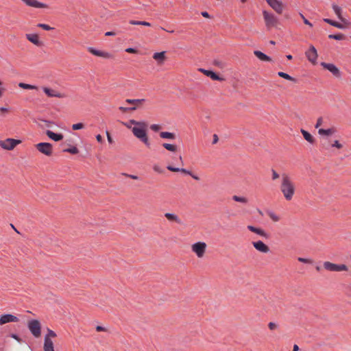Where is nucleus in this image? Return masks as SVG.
<instances>
[{"mask_svg":"<svg viewBox=\"0 0 351 351\" xmlns=\"http://www.w3.org/2000/svg\"><path fill=\"white\" fill-rule=\"evenodd\" d=\"M280 189L287 201H291L295 193V186L291 177L284 173L281 176Z\"/></svg>","mask_w":351,"mask_h":351,"instance_id":"nucleus-1","label":"nucleus"},{"mask_svg":"<svg viewBox=\"0 0 351 351\" xmlns=\"http://www.w3.org/2000/svg\"><path fill=\"white\" fill-rule=\"evenodd\" d=\"M147 124L144 121V125H139L137 127H133L132 132L134 136L143 142L147 147L150 146V142L147 134Z\"/></svg>","mask_w":351,"mask_h":351,"instance_id":"nucleus-2","label":"nucleus"},{"mask_svg":"<svg viewBox=\"0 0 351 351\" xmlns=\"http://www.w3.org/2000/svg\"><path fill=\"white\" fill-rule=\"evenodd\" d=\"M263 16L267 29L277 27L278 25L279 21L274 14L269 13L267 11L264 10L263 12Z\"/></svg>","mask_w":351,"mask_h":351,"instance_id":"nucleus-3","label":"nucleus"},{"mask_svg":"<svg viewBox=\"0 0 351 351\" xmlns=\"http://www.w3.org/2000/svg\"><path fill=\"white\" fill-rule=\"evenodd\" d=\"M27 327L32 335L38 338L41 335V324L37 319H32L28 322Z\"/></svg>","mask_w":351,"mask_h":351,"instance_id":"nucleus-4","label":"nucleus"},{"mask_svg":"<svg viewBox=\"0 0 351 351\" xmlns=\"http://www.w3.org/2000/svg\"><path fill=\"white\" fill-rule=\"evenodd\" d=\"M206 247L207 245L205 242L199 241L193 243L191 245V250L196 254L198 258H201L204 257L206 253Z\"/></svg>","mask_w":351,"mask_h":351,"instance_id":"nucleus-5","label":"nucleus"},{"mask_svg":"<svg viewBox=\"0 0 351 351\" xmlns=\"http://www.w3.org/2000/svg\"><path fill=\"white\" fill-rule=\"evenodd\" d=\"M21 143V140L8 138L4 141H0V147L10 151L13 150L16 145Z\"/></svg>","mask_w":351,"mask_h":351,"instance_id":"nucleus-6","label":"nucleus"},{"mask_svg":"<svg viewBox=\"0 0 351 351\" xmlns=\"http://www.w3.org/2000/svg\"><path fill=\"white\" fill-rule=\"evenodd\" d=\"M323 267L326 270L329 271H341L348 270L347 265L344 264L338 265L329 261L324 262Z\"/></svg>","mask_w":351,"mask_h":351,"instance_id":"nucleus-7","label":"nucleus"},{"mask_svg":"<svg viewBox=\"0 0 351 351\" xmlns=\"http://www.w3.org/2000/svg\"><path fill=\"white\" fill-rule=\"evenodd\" d=\"M36 148L40 153L51 156L53 154V147L49 143H39L36 145Z\"/></svg>","mask_w":351,"mask_h":351,"instance_id":"nucleus-8","label":"nucleus"},{"mask_svg":"<svg viewBox=\"0 0 351 351\" xmlns=\"http://www.w3.org/2000/svg\"><path fill=\"white\" fill-rule=\"evenodd\" d=\"M321 66L325 69L329 71L332 74L337 77L340 78L341 76V73L340 70L334 64L332 63H326V62H322Z\"/></svg>","mask_w":351,"mask_h":351,"instance_id":"nucleus-9","label":"nucleus"},{"mask_svg":"<svg viewBox=\"0 0 351 351\" xmlns=\"http://www.w3.org/2000/svg\"><path fill=\"white\" fill-rule=\"evenodd\" d=\"M269 6L278 14H282L284 5L280 0H266Z\"/></svg>","mask_w":351,"mask_h":351,"instance_id":"nucleus-10","label":"nucleus"},{"mask_svg":"<svg viewBox=\"0 0 351 351\" xmlns=\"http://www.w3.org/2000/svg\"><path fill=\"white\" fill-rule=\"evenodd\" d=\"M305 55L309 62H312L313 64L316 63L318 55L314 46L311 45L309 49L305 52Z\"/></svg>","mask_w":351,"mask_h":351,"instance_id":"nucleus-11","label":"nucleus"},{"mask_svg":"<svg viewBox=\"0 0 351 351\" xmlns=\"http://www.w3.org/2000/svg\"><path fill=\"white\" fill-rule=\"evenodd\" d=\"M252 245L258 252L262 253H268L270 249L268 245L264 243L262 241L252 242Z\"/></svg>","mask_w":351,"mask_h":351,"instance_id":"nucleus-12","label":"nucleus"},{"mask_svg":"<svg viewBox=\"0 0 351 351\" xmlns=\"http://www.w3.org/2000/svg\"><path fill=\"white\" fill-rule=\"evenodd\" d=\"M19 318L11 314H4L0 316V325H3L9 322H17Z\"/></svg>","mask_w":351,"mask_h":351,"instance_id":"nucleus-13","label":"nucleus"},{"mask_svg":"<svg viewBox=\"0 0 351 351\" xmlns=\"http://www.w3.org/2000/svg\"><path fill=\"white\" fill-rule=\"evenodd\" d=\"M88 51L93 55L99 57H102L104 58H111L112 57V54H110V53L99 51L91 47H88Z\"/></svg>","mask_w":351,"mask_h":351,"instance_id":"nucleus-14","label":"nucleus"},{"mask_svg":"<svg viewBox=\"0 0 351 351\" xmlns=\"http://www.w3.org/2000/svg\"><path fill=\"white\" fill-rule=\"evenodd\" d=\"M27 6L36 8H47L48 5L45 3L38 1L37 0H21Z\"/></svg>","mask_w":351,"mask_h":351,"instance_id":"nucleus-15","label":"nucleus"},{"mask_svg":"<svg viewBox=\"0 0 351 351\" xmlns=\"http://www.w3.org/2000/svg\"><path fill=\"white\" fill-rule=\"evenodd\" d=\"M44 93L50 97H58V98H63L65 95L61 93L57 92L53 89H51L47 87H43Z\"/></svg>","mask_w":351,"mask_h":351,"instance_id":"nucleus-16","label":"nucleus"},{"mask_svg":"<svg viewBox=\"0 0 351 351\" xmlns=\"http://www.w3.org/2000/svg\"><path fill=\"white\" fill-rule=\"evenodd\" d=\"M27 39L38 47L43 45V42L40 40L39 36L36 34H26Z\"/></svg>","mask_w":351,"mask_h":351,"instance_id":"nucleus-17","label":"nucleus"},{"mask_svg":"<svg viewBox=\"0 0 351 351\" xmlns=\"http://www.w3.org/2000/svg\"><path fill=\"white\" fill-rule=\"evenodd\" d=\"M332 9L335 12V13L336 14V15L337 16V17L339 19V20L343 22L344 24L346 25H350V23L348 22L346 19H344L342 15H341V13H342V9L337 5L336 4H333L332 5Z\"/></svg>","mask_w":351,"mask_h":351,"instance_id":"nucleus-18","label":"nucleus"},{"mask_svg":"<svg viewBox=\"0 0 351 351\" xmlns=\"http://www.w3.org/2000/svg\"><path fill=\"white\" fill-rule=\"evenodd\" d=\"M199 71L203 73L204 75H206L208 77H210L213 80H217V81H222L223 79L221 77H219L216 73L210 71V70H206L204 69H199Z\"/></svg>","mask_w":351,"mask_h":351,"instance_id":"nucleus-19","label":"nucleus"},{"mask_svg":"<svg viewBox=\"0 0 351 351\" xmlns=\"http://www.w3.org/2000/svg\"><path fill=\"white\" fill-rule=\"evenodd\" d=\"M153 58L157 61L158 64H162L167 59L166 51L154 53L153 55Z\"/></svg>","mask_w":351,"mask_h":351,"instance_id":"nucleus-20","label":"nucleus"},{"mask_svg":"<svg viewBox=\"0 0 351 351\" xmlns=\"http://www.w3.org/2000/svg\"><path fill=\"white\" fill-rule=\"evenodd\" d=\"M247 228L250 231H251V232H254V233H256V234H258V235H260V236H261V237H265V238H266V239H267V238L269 237L268 234H267V233H266V232H265V230H263V229H261V228H256V227L253 226H251V225L247 226Z\"/></svg>","mask_w":351,"mask_h":351,"instance_id":"nucleus-21","label":"nucleus"},{"mask_svg":"<svg viewBox=\"0 0 351 351\" xmlns=\"http://www.w3.org/2000/svg\"><path fill=\"white\" fill-rule=\"evenodd\" d=\"M43 350L44 351H55L53 341L47 337L44 338Z\"/></svg>","mask_w":351,"mask_h":351,"instance_id":"nucleus-22","label":"nucleus"},{"mask_svg":"<svg viewBox=\"0 0 351 351\" xmlns=\"http://www.w3.org/2000/svg\"><path fill=\"white\" fill-rule=\"evenodd\" d=\"M47 136L54 141H60L63 139L64 136L62 134H56L51 130L46 131Z\"/></svg>","mask_w":351,"mask_h":351,"instance_id":"nucleus-23","label":"nucleus"},{"mask_svg":"<svg viewBox=\"0 0 351 351\" xmlns=\"http://www.w3.org/2000/svg\"><path fill=\"white\" fill-rule=\"evenodd\" d=\"M254 54L261 61L263 62H271V58L261 51L256 50L254 51Z\"/></svg>","mask_w":351,"mask_h":351,"instance_id":"nucleus-24","label":"nucleus"},{"mask_svg":"<svg viewBox=\"0 0 351 351\" xmlns=\"http://www.w3.org/2000/svg\"><path fill=\"white\" fill-rule=\"evenodd\" d=\"M165 217L170 221L176 222L178 224L182 223L180 219L176 214L167 213L165 214Z\"/></svg>","mask_w":351,"mask_h":351,"instance_id":"nucleus-25","label":"nucleus"},{"mask_svg":"<svg viewBox=\"0 0 351 351\" xmlns=\"http://www.w3.org/2000/svg\"><path fill=\"white\" fill-rule=\"evenodd\" d=\"M336 132V129L335 128H330L328 129H322L319 128L318 130V134L321 136H330Z\"/></svg>","mask_w":351,"mask_h":351,"instance_id":"nucleus-26","label":"nucleus"},{"mask_svg":"<svg viewBox=\"0 0 351 351\" xmlns=\"http://www.w3.org/2000/svg\"><path fill=\"white\" fill-rule=\"evenodd\" d=\"M167 169L173 172H182V173L187 174V175H191V171H190L186 169L174 167L171 165H168L167 167Z\"/></svg>","mask_w":351,"mask_h":351,"instance_id":"nucleus-27","label":"nucleus"},{"mask_svg":"<svg viewBox=\"0 0 351 351\" xmlns=\"http://www.w3.org/2000/svg\"><path fill=\"white\" fill-rule=\"evenodd\" d=\"M145 99H127L125 100V102L129 104H133L134 106L137 108V106H139L145 102Z\"/></svg>","mask_w":351,"mask_h":351,"instance_id":"nucleus-28","label":"nucleus"},{"mask_svg":"<svg viewBox=\"0 0 351 351\" xmlns=\"http://www.w3.org/2000/svg\"><path fill=\"white\" fill-rule=\"evenodd\" d=\"M301 133L302 134L304 139L306 141H307L308 143L313 144L315 143V138H313V136L307 131L302 129L301 130Z\"/></svg>","mask_w":351,"mask_h":351,"instance_id":"nucleus-29","label":"nucleus"},{"mask_svg":"<svg viewBox=\"0 0 351 351\" xmlns=\"http://www.w3.org/2000/svg\"><path fill=\"white\" fill-rule=\"evenodd\" d=\"M159 135L162 138H168L172 140L176 138V134L172 132H161Z\"/></svg>","mask_w":351,"mask_h":351,"instance_id":"nucleus-30","label":"nucleus"},{"mask_svg":"<svg viewBox=\"0 0 351 351\" xmlns=\"http://www.w3.org/2000/svg\"><path fill=\"white\" fill-rule=\"evenodd\" d=\"M278 75L280 77H282V78H284V79H285V80H289V81L293 82H295V83H296V82H297V80H296L295 78H294V77H291V75H289V74H287V73H284V72H282V71H279V72L278 73Z\"/></svg>","mask_w":351,"mask_h":351,"instance_id":"nucleus-31","label":"nucleus"},{"mask_svg":"<svg viewBox=\"0 0 351 351\" xmlns=\"http://www.w3.org/2000/svg\"><path fill=\"white\" fill-rule=\"evenodd\" d=\"M162 147H163L164 148H165L167 150L170 151V152H176L178 150V147H177V145H173V144H170V143H164L162 144Z\"/></svg>","mask_w":351,"mask_h":351,"instance_id":"nucleus-32","label":"nucleus"},{"mask_svg":"<svg viewBox=\"0 0 351 351\" xmlns=\"http://www.w3.org/2000/svg\"><path fill=\"white\" fill-rule=\"evenodd\" d=\"M129 23L134 25H144L147 27H150L152 25L149 22L134 20H130Z\"/></svg>","mask_w":351,"mask_h":351,"instance_id":"nucleus-33","label":"nucleus"},{"mask_svg":"<svg viewBox=\"0 0 351 351\" xmlns=\"http://www.w3.org/2000/svg\"><path fill=\"white\" fill-rule=\"evenodd\" d=\"M330 39H335L337 40H341L345 38V36L343 34H330L328 36Z\"/></svg>","mask_w":351,"mask_h":351,"instance_id":"nucleus-34","label":"nucleus"},{"mask_svg":"<svg viewBox=\"0 0 351 351\" xmlns=\"http://www.w3.org/2000/svg\"><path fill=\"white\" fill-rule=\"evenodd\" d=\"M232 199L234 200L235 202H241L243 204H246L248 202V200L246 197H239L237 195L232 196Z\"/></svg>","mask_w":351,"mask_h":351,"instance_id":"nucleus-35","label":"nucleus"},{"mask_svg":"<svg viewBox=\"0 0 351 351\" xmlns=\"http://www.w3.org/2000/svg\"><path fill=\"white\" fill-rule=\"evenodd\" d=\"M267 213L273 221L277 222L280 220V217L274 212L267 211Z\"/></svg>","mask_w":351,"mask_h":351,"instance_id":"nucleus-36","label":"nucleus"},{"mask_svg":"<svg viewBox=\"0 0 351 351\" xmlns=\"http://www.w3.org/2000/svg\"><path fill=\"white\" fill-rule=\"evenodd\" d=\"M63 152H68V153H70L72 154H77L79 153V149L76 147L73 146V147L64 149Z\"/></svg>","mask_w":351,"mask_h":351,"instance_id":"nucleus-37","label":"nucleus"},{"mask_svg":"<svg viewBox=\"0 0 351 351\" xmlns=\"http://www.w3.org/2000/svg\"><path fill=\"white\" fill-rule=\"evenodd\" d=\"M19 87L24 88V89H37V87L36 86H33L28 84H25L23 82L19 83Z\"/></svg>","mask_w":351,"mask_h":351,"instance_id":"nucleus-38","label":"nucleus"},{"mask_svg":"<svg viewBox=\"0 0 351 351\" xmlns=\"http://www.w3.org/2000/svg\"><path fill=\"white\" fill-rule=\"evenodd\" d=\"M119 110L120 111H121L122 112H128V111L136 110V106H132V107H123V106H120L119 108Z\"/></svg>","mask_w":351,"mask_h":351,"instance_id":"nucleus-39","label":"nucleus"},{"mask_svg":"<svg viewBox=\"0 0 351 351\" xmlns=\"http://www.w3.org/2000/svg\"><path fill=\"white\" fill-rule=\"evenodd\" d=\"M45 337H47L48 338L51 339V338L56 337L57 335L53 330L47 328V333L45 335Z\"/></svg>","mask_w":351,"mask_h":351,"instance_id":"nucleus-40","label":"nucleus"},{"mask_svg":"<svg viewBox=\"0 0 351 351\" xmlns=\"http://www.w3.org/2000/svg\"><path fill=\"white\" fill-rule=\"evenodd\" d=\"M37 27H40L43 29H45V30H47V31H49V30L53 29V27H50L49 25H48L47 24H44V23H38L37 25Z\"/></svg>","mask_w":351,"mask_h":351,"instance_id":"nucleus-41","label":"nucleus"},{"mask_svg":"<svg viewBox=\"0 0 351 351\" xmlns=\"http://www.w3.org/2000/svg\"><path fill=\"white\" fill-rule=\"evenodd\" d=\"M298 261L303 263H307V264H313V261L310 258L299 257L298 258Z\"/></svg>","mask_w":351,"mask_h":351,"instance_id":"nucleus-42","label":"nucleus"},{"mask_svg":"<svg viewBox=\"0 0 351 351\" xmlns=\"http://www.w3.org/2000/svg\"><path fill=\"white\" fill-rule=\"evenodd\" d=\"M84 128V123H75V124H73L72 125V129L73 130H81L82 128Z\"/></svg>","mask_w":351,"mask_h":351,"instance_id":"nucleus-43","label":"nucleus"},{"mask_svg":"<svg viewBox=\"0 0 351 351\" xmlns=\"http://www.w3.org/2000/svg\"><path fill=\"white\" fill-rule=\"evenodd\" d=\"M153 169L154 171L158 173H164V169H162L159 165H154L153 166Z\"/></svg>","mask_w":351,"mask_h":351,"instance_id":"nucleus-44","label":"nucleus"},{"mask_svg":"<svg viewBox=\"0 0 351 351\" xmlns=\"http://www.w3.org/2000/svg\"><path fill=\"white\" fill-rule=\"evenodd\" d=\"M129 123L131 124V125H134V127H137L139 125H144V121H137L134 119H130L129 121Z\"/></svg>","mask_w":351,"mask_h":351,"instance_id":"nucleus-45","label":"nucleus"},{"mask_svg":"<svg viewBox=\"0 0 351 351\" xmlns=\"http://www.w3.org/2000/svg\"><path fill=\"white\" fill-rule=\"evenodd\" d=\"M331 147H336L339 149L343 147V145L339 142V141L335 140L333 143L331 145Z\"/></svg>","mask_w":351,"mask_h":351,"instance_id":"nucleus-46","label":"nucleus"},{"mask_svg":"<svg viewBox=\"0 0 351 351\" xmlns=\"http://www.w3.org/2000/svg\"><path fill=\"white\" fill-rule=\"evenodd\" d=\"M300 16L303 19L304 24L308 25L311 27H313V24L311 22H309V21L307 20L302 13H300Z\"/></svg>","mask_w":351,"mask_h":351,"instance_id":"nucleus-47","label":"nucleus"},{"mask_svg":"<svg viewBox=\"0 0 351 351\" xmlns=\"http://www.w3.org/2000/svg\"><path fill=\"white\" fill-rule=\"evenodd\" d=\"M150 128L154 132H158L161 129V126L158 124H152L151 125Z\"/></svg>","mask_w":351,"mask_h":351,"instance_id":"nucleus-48","label":"nucleus"},{"mask_svg":"<svg viewBox=\"0 0 351 351\" xmlns=\"http://www.w3.org/2000/svg\"><path fill=\"white\" fill-rule=\"evenodd\" d=\"M277 327H278V325H277L276 323H274V322H269V323L268 324V328H269V330H276V329L277 328Z\"/></svg>","mask_w":351,"mask_h":351,"instance_id":"nucleus-49","label":"nucleus"},{"mask_svg":"<svg viewBox=\"0 0 351 351\" xmlns=\"http://www.w3.org/2000/svg\"><path fill=\"white\" fill-rule=\"evenodd\" d=\"M323 123V118L322 117H319L317 120V123L315 125V128H319Z\"/></svg>","mask_w":351,"mask_h":351,"instance_id":"nucleus-50","label":"nucleus"},{"mask_svg":"<svg viewBox=\"0 0 351 351\" xmlns=\"http://www.w3.org/2000/svg\"><path fill=\"white\" fill-rule=\"evenodd\" d=\"M271 173H272V180H276L278 178H279V177H280L279 174L274 169H271Z\"/></svg>","mask_w":351,"mask_h":351,"instance_id":"nucleus-51","label":"nucleus"},{"mask_svg":"<svg viewBox=\"0 0 351 351\" xmlns=\"http://www.w3.org/2000/svg\"><path fill=\"white\" fill-rule=\"evenodd\" d=\"M333 26L335 27H337L339 29H344L345 28V26L343 24L338 23L337 21H335Z\"/></svg>","mask_w":351,"mask_h":351,"instance_id":"nucleus-52","label":"nucleus"},{"mask_svg":"<svg viewBox=\"0 0 351 351\" xmlns=\"http://www.w3.org/2000/svg\"><path fill=\"white\" fill-rule=\"evenodd\" d=\"M123 175L124 176H125V177L132 178L133 180H138V177L137 176H135V175H131V174H128V173H123Z\"/></svg>","mask_w":351,"mask_h":351,"instance_id":"nucleus-53","label":"nucleus"},{"mask_svg":"<svg viewBox=\"0 0 351 351\" xmlns=\"http://www.w3.org/2000/svg\"><path fill=\"white\" fill-rule=\"evenodd\" d=\"M106 134L107 136L108 141L109 142V143H112L114 141H113L112 138L110 136V132L108 131H106Z\"/></svg>","mask_w":351,"mask_h":351,"instance_id":"nucleus-54","label":"nucleus"},{"mask_svg":"<svg viewBox=\"0 0 351 351\" xmlns=\"http://www.w3.org/2000/svg\"><path fill=\"white\" fill-rule=\"evenodd\" d=\"M125 51L130 53H136L137 50L134 48H128L125 49Z\"/></svg>","mask_w":351,"mask_h":351,"instance_id":"nucleus-55","label":"nucleus"},{"mask_svg":"<svg viewBox=\"0 0 351 351\" xmlns=\"http://www.w3.org/2000/svg\"><path fill=\"white\" fill-rule=\"evenodd\" d=\"M324 21L333 26L335 23V21H332L330 19H324Z\"/></svg>","mask_w":351,"mask_h":351,"instance_id":"nucleus-56","label":"nucleus"},{"mask_svg":"<svg viewBox=\"0 0 351 351\" xmlns=\"http://www.w3.org/2000/svg\"><path fill=\"white\" fill-rule=\"evenodd\" d=\"M96 330L97 332L106 331V328L101 326H97Z\"/></svg>","mask_w":351,"mask_h":351,"instance_id":"nucleus-57","label":"nucleus"},{"mask_svg":"<svg viewBox=\"0 0 351 351\" xmlns=\"http://www.w3.org/2000/svg\"><path fill=\"white\" fill-rule=\"evenodd\" d=\"M96 139H97V142H99L100 143H102L104 142L103 138L100 134H97L96 136Z\"/></svg>","mask_w":351,"mask_h":351,"instance_id":"nucleus-58","label":"nucleus"},{"mask_svg":"<svg viewBox=\"0 0 351 351\" xmlns=\"http://www.w3.org/2000/svg\"><path fill=\"white\" fill-rule=\"evenodd\" d=\"M219 141L218 136L217 134L213 135V144H216Z\"/></svg>","mask_w":351,"mask_h":351,"instance_id":"nucleus-59","label":"nucleus"},{"mask_svg":"<svg viewBox=\"0 0 351 351\" xmlns=\"http://www.w3.org/2000/svg\"><path fill=\"white\" fill-rule=\"evenodd\" d=\"M201 14L202 15V16H204V17H205V18H208V19H210V14H209L207 12H206V11L202 12L201 13Z\"/></svg>","mask_w":351,"mask_h":351,"instance_id":"nucleus-60","label":"nucleus"},{"mask_svg":"<svg viewBox=\"0 0 351 351\" xmlns=\"http://www.w3.org/2000/svg\"><path fill=\"white\" fill-rule=\"evenodd\" d=\"M0 111L2 112V113H7L9 112V109L7 108H4V107H0Z\"/></svg>","mask_w":351,"mask_h":351,"instance_id":"nucleus-61","label":"nucleus"},{"mask_svg":"<svg viewBox=\"0 0 351 351\" xmlns=\"http://www.w3.org/2000/svg\"><path fill=\"white\" fill-rule=\"evenodd\" d=\"M122 123H123V125H125V127H127L128 128H129V129H131V130H132V126H131V124L129 123V121H128V122H126V123H125V122H122Z\"/></svg>","mask_w":351,"mask_h":351,"instance_id":"nucleus-62","label":"nucleus"},{"mask_svg":"<svg viewBox=\"0 0 351 351\" xmlns=\"http://www.w3.org/2000/svg\"><path fill=\"white\" fill-rule=\"evenodd\" d=\"M115 34H115V32H107L105 34V35H106V36H114Z\"/></svg>","mask_w":351,"mask_h":351,"instance_id":"nucleus-63","label":"nucleus"},{"mask_svg":"<svg viewBox=\"0 0 351 351\" xmlns=\"http://www.w3.org/2000/svg\"><path fill=\"white\" fill-rule=\"evenodd\" d=\"M298 350H299V347L296 344H295L293 346V351H298Z\"/></svg>","mask_w":351,"mask_h":351,"instance_id":"nucleus-64","label":"nucleus"}]
</instances>
